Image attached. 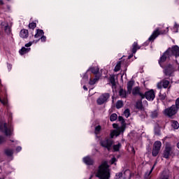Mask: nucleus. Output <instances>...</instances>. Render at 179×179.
<instances>
[{"instance_id": "1", "label": "nucleus", "mask_w": 179, "mask_h": 179, "mask_svg": "<svg viewBox=\"0 0 179 179\" xmlns=\"http://www.w3.org/2000/svg\"><path fill=\"white\" fill-rule=\"evenodd\" d=\"M107 162H103L99 166L98 170L95 174L96 177L99 179H109L110 177V168H108Z\"/></svg>"}, {"instance_id": "2", "label": "nucleus", "mask_w": 179, "mask_h": 179, "mask_svg": "<svg viewBox=\"0 0 179 179\" xmlns=\"http://www.w3.org/2000/svg\"><path fill=\"white\" fill-rule=\"evenodd\" d=\"M0 131L5 134L6 136H12L13 128L12 126H8L6 122H0Z\"/></svg>"}, {"instance_id": "3", "label": "nucleus", "mask_w": 179, "mask_h": 179, "mask_svg": "<svg viewBox=\"0 0 179 179\" xmlns=\"http://www.w3.org/2000/svg\"><path fill=\"white\" fill-rule=\"evenodd\" d=\"M177 106L176 105H172L171 107L166 108L164 110V115H166V117H173V115H176L177 114Z\"/></svg>"}, {"instance_id": "4", "label": "nucleus", "mask_w": 179, "mask_h": 179, "mask_svg": "<svg viewBox=\"0 0 179 179\" xmlns=\"http://www.w3.org/2000/svg\"><path fill=\"white\" fill-rule=\"evenodd\" d=\"M169 32V27L166 28V31H162L157 28L155 31H153L152 34L149 37V41H154L157 37H159L160 34H166Z\"/></svg>"}, {"instance_id": "5", "label": "nucleus", "mask_w": 179, "mask_h": 179, "mask_svg": "<svg viewBox=\"0 0 179 179\" xmlns=\"http://www.w3.org/2000/svg\"><path fill=\"white\" fill-rule=\"evenodd\" d=\"M110 99V94L108 93H103L99 96L96 100V103L99 106L106 104L108 99Z\"/></svg>"}, {"instance_id": "6", "label": "nucleus", "mask_w": 179, "mask_h": 179, "mask_svg": "<svg viewBox=\"0 0 179 179\" xmlns=\"http://www.w3.org/2000/svg\"><path fill=\"white\" fill-rule=\"evenodd\" d=\"M166 51L171 57H173V55L176 57V58H177V57H179V47L177 45L169 48Z\"/></svg>"}, {"instance_id": "7", "label": "nucleus", "mask_w": 179, "mask_h": 179, "mask_svg": "<svg viewBox=\"0 0 179 179\" xmlns=\"http://www.w3.org/2000/svg\"><path fill=\"white\" fill-rule=\"evenodd\" d=\"M113 128H117L116 130H113L110 133V138H114V136H118L121 132H124V127H118V124H113Z\"/></svg>"}, {"instance_id": "8", "label": "nucleus", "mask_w": 179, "mask_h": 179, "mask_svg": "<svg viewBox=\"0 0 179 179\" xmlns=\"http://www.w3.org/2000/svg\"><path fill=\"white\" fill-rule=\"evenodd\" d=\"M113 140L110 138L105 139L102 141H101V145L103 146V148H106L108 150H110L111 149V146H113Z\"/></svg>"}, {"instance_id": "9", "label": "nucleus", "mask_w": 179, "mask_h": 179, "mask_svg": "<svg viewBox=\"0 0 179 179\" xmlns=\"http://www.w3.org/2000/svg\"><path fill=\"white\" fill-rule=\"evenodd\" d=\"M155 91L153 90H151L150 91H148L145 93V95H143V99H145L149 101H153L155 100Z\"/></svg>"}, {"instance_id": "10", "label": "nucleus", "mask_w": 179, "mask_h": 179, "mask_svg": "<svg viewBox=\"0 0 179 179\" xmlns=\"http://www.w3.org/2000/svg\"><path fill=\"white\" fill-rule=\"evenodd\" d=\"M169 85H170V81L164 80L157 83V87L158 89H162V87H164V89H167L169 87Z\"/></svg>"}, {"instance_id": "11", "label": "nucleus", "mask_w": 179, "mask_h": 179, "mask_svg": "<svg viewBox=\"0 0 179 179\" xmlns=\"http://www.w3.org/2000/svg\"><path fill=\"white\" fill-rule=\"evenodd\" d=\"M173 155V151L171 150V147L166 146L165 148V150L164 151V157L165 159H169L170 156Z\"/></svg>"}, {"instance_id": "12", "label": "nucleus", "mask_w": 179, "mask_h": 179, "mask_svg": "<svg viewBox=\"0 0 179 179\" xmlns=\"http://www.w3.org/2000/svg\"><path fill=\"white\" fill-rule=\"evenodd\" d=\"M170 55L169 54V52H167V50L163 54V55L160 57L159 60V64L160 65V66H162V64H163V62H166V59H167V58H170Z\"/></svg>"}, {"instance_id": "13", "label": "nucleus", "mask_w": 179, "mask_h": 179, "mask_svg": "<svg viewBox=\"0 0 179 179\" xmlns=\"http://www.w3.org/2000/svg\"><path fill=\"white\" fill-rule=\"evenodd\" d=\"M83 162L87 166H92L94 163V161L90 157H85L83 158Z\"/></svg>"}, {"instance_id": "14", "label": "nucleus", "mask_w": 179, "mask_h": 179, "mask_svg": "<svg viewBox=\"0 0 179 179\" xmlns=\"http://www.w3.org/2000/svg\"><path fill=\"white\" fill-rule=\"evenodd\" d=\"M173 72H174V68H173L172 65H169V66H167L165 69V75H166L168 76L171 75V73H173Z\"/></svg>"}, {"instance_id": "15", "label": "nucleus", "mask_w": 179, "mask_h": 179, "mask_svg": "<svg viewBox=\"0 0 179 179\" xmlns=\"http://www.w3.org/2000/svg\"><path fill=\"white\" fill-rule=\"evenodd\" d=\"M20 36L22 38H27L29 37V31L27 29L21 30Z\"/></svg>"}, {"instance_id": "16", "label": "nucleus", "mask_w": 179, "mask_h": 179, "mask_svg": "<svg viewBox=\"0 0 179 179\" xmlns=\"http://www.w3.org/2000/svg\"><path fill=\"white\" fill-rule=\"evenodd\" d=\"M132 94H134V96H136V94H139L141 97H142V99H143V96H144L143 94L141 93V91L138 87H136L133 89Z\"/></svg>"}, {"instance_id": "17", "label": "nucleus", "mask_w": 179, "mask_h": 179, "mask_svg": "<svg viewBox=\"0 0 179 179\" xmlns=\"http://www.w3.org/2000/svg\"><path fill=\"white\" fill-rule=\"evenodd\" d=\"M132 87H134V82L129 81L127 83V94H131V92H132Z\"/></svg>"}, {"instance_id": "18", "label": "nucleus", "mask_w": 179, "mask_h": 179, "mask_svg": "<svg viewBox=\"0 0 179 179\" xmlns=\"http://www.w3.org/2000/svg\"><path fill=\"white\" fill-rule=\"evenodd\" d=\"M127 94H129L128 91H127V92H126L124 89H120V90L119 96H120V97H122V99H125V97H127Z\"/></svg>"}, {"instance_id": "19", "label": "nucleus", "mask_w": 179, "mask_h": 179, "mask_svg": "<svg viewBox=\"0 0 179 179\" xmlns=\"http://www.w3.org/2000/svg\"><path fill=\"white\" fill-rule=\"evenodd\" d=\"M133 48H132V52L133 54H136V51H138V50H140L141 49V47L138 45V43L136 42H134L133 43V45H132Z\"/></svg>"}, {"instance_id": "20", "label": "nucleus", "mask_w": 179, "mask_h": 179, "mask_svg": "<svg viewBox=\"0 0 179 179\" xmlns=\"http://www.w3.org/2000/svg\"><path fill=\"white\" fill-rule=\"evenodd\" d=\"M162 148V142L161 141H155L153 145V148L157 149V150H159Z\"/></svg>"}, {"instance_id": "21", "label": "nucleus", "mask_w": 179, "mask_h": 179, "mask_svg": "<svg viewBox=\"0 0 179 179\" xmlns=\"http://www.w3.org/2000/svg\"><path fill=\"white\" fill-rule=\"evenodd\" d=\"M44 35V31L41 29H37L36 34L34 35L35 38H39Z\"/></svg>"}, {"instance_id": "22", "label": "nucleus", "mask_w": 179, "mask_h": 179, "mask_svg": "<svg viewBox=\"0 0 179 179\" xmlns=\"http://www.w3.org/2000/svg\"><path fill=\"white\" fill-rule=\"evenodd\" d=\"M155 135H157V136H160L161 132H160V127L159 125H156L154 129Z\"/></svg>"}, {"instance_id": "23", "label": "nucleus", "mask_w": 179, "mask_h": 179, "mask_svg": "<svg viewBox=\"0 0 179 179\" xmlns=\"http://www.w3.org/2000/svg\"><path fill=\"white\" fill-rule=\"evenodd\" d=\"M87 71H91L92 73L97 75V73H99V67H91Z\"/></svg>"}, {"instance_id": "24", "label": "nucleus", "mask_w": 179, "mask_h": 179, "mask_svg": "<svg viewBox=\"0 0 179 179\" xmlns=\"http://www.w3.org/2000/svg\"><path fill=\"white\" fill-rule=\"evenodd\" d=\"M99 79L100 76H96L93 80H90L89 85H94Z\"/></svg>"}, {"instance_id": "25", "label": "nucleus", "mask_w": 179, "mask_h": 179, "mask_svg": "<svg viewBox=\"0 0 179 179\" xmlns=\"http://www.w3.org/2000/svg\"><path fill=\"white\" fill-rule=\"evenodd\" d=\"M29 51H30V48H22L20 50V54L21 55H24V54H27V52H29Z\"/></svg>"}, {"instance_id": "26", "label": "nucleus", "mask_w": 179, "mask_h": 179, "mask_svg": "<svg viewBox=\"0 0 179 179\" xmlns=\"http://www.w3.org/2000/svg\"><path fill=\"white\" fill-rule=\"evenodd\" d=\"M171 126L173 127V128H174V129H178V128H179L178 122H177L176 120H172L171 121Z\"/></svg>"}, {"instance_id": "27", "label": "nucleus", "mask_w": 179, "mask_h": 179, "mask_svg": "<svg viewBox=\"0 0 179 179\" xmlns=\"http://www.w3.org/2000/svg\"><path fill=\"white\" fill-rule=\"evenodd\" d=\"M155 166H156V163L154 164V166L152 167L151 170L148 173V174H145V179H150V174H152V171H153V169H155Z\"/></svg>"}, {"instance_id": "28", "label": "nucleus", "mask_w": 179, "mask_h": 179, "mask_svg": "<svg viewBox=\"0 0 179 179\" xmlns=\"http://www.w3.org/2000/svg\"><path fill=\"white\" fill-rule=\"evenodd\" d=\"M117 118H118V115H117L115 113H113L110 117V121L114 122L117 120Z\"/></svg>"}, {"instance_id": "29", "label": "nucleus", "mask_w": 179, "mask_h": 179, "mask_svg": "<svg viewBox=\"0 0 179 179\" xmlns=\"http://www.w3.org/2000/svg\"><path fill=\"white\" fill-rule=\"evenodd\" d=\"M124 106V102L122 101H117L116 103V108H122Z\"/></svg>"}, {"instance_id": "30", "label": "nucleus", "mask_w": 179, "mask_h": 179, "mask_svg": "<svg viewBox=\"0 0 179 179\" xmlns=\"http://www.w3.org/2000/svg\"><path fill=\"white\" fill-rule=\"evenodd\" d=\"M5 153L7 156H12L13 155V150L12 149H6L5 150Z\"/></svg>"}, {"instance_id": "31", "label": "nucleus", "mask_w": 179, "mask_h": 179, "mask_svg": "<svg viewBox=\"0 0 179 179\" xmlns=\"http://www.w3.org/2000/svg\"><path fill=\"white\" fill-rule=\"evenodd\" d=\"M110 81L112 86H115V76H110Z\"/></svg>"}, {"instance_id": "32", "label": "nucleus", "mask_w": 179, "mask_h": 179, "mask_svg": "<svg viewBox=\"0 0 179 179\" xmlns=\"http://www.w3.org/2000/svg\"><path fill=\"white\" fill-rule=\"evenodd\" d=\"M121 69V62H119L117 65L115 66L114 71L115 72H118Z\"/></svg>"}, {"instance_id": "33", "label": "nucleus", "mask_w": 179, "mask_h": 179, "mask_svg": "<svg viewBox=\"0 0 179 179\" xmlns=\"http://www.w3.org/2000/svg\"><path fill=\"white\" fill-rule=\"evenodd\" d=\"M159 152H160L159 150H157L156 148H152V156L154 157H156L159 155Z\"/></svg>"}, {"instance_id": "34", "label": "nucleus", "mask_w": 179, "mask_h": 179, "mask_svg": "<svg viewBox=\"0 0 179 179\" xmlns=\"http://www.w3.org/2000/svg\"><path fill=\"white\" fill-rule=\"evenodd\" d=\"M100 131H101V126L99 125L95 127V134L96 135H98V134L100 133Z\"/></svg>"}, {"instance_id": "35", "label": "nucleus", "mask_w": 179, "mask_h": 179, "mask_svg": "<svg viewBox=\"0 0 179 179\" xmlns=\"http://www.w3.org/2000/svg\"><path fill=\"white\" fill-rule=\"evenodd\" d=\"M120 148H121V143H120L117 145H113V150L115 152H118V150H120Z\"/></svg>"}, {"instance_id": "36", "label": "nucleus", "mask_w": 179, "mask_h": 179, "mask_svg": "<svg viewBox=\"0 0 179 179\" xmlns=\"http://www.w3.org/2000/svg\"><path fill=\"white\" fill-rule=\"evenodd\" d=\"M124 117H126V118H128V117H129V115H131V113L129 112V109H126L124 111Z\"/></svg>"}, {"instance_id": "37", "label": "nucleus", "mask_w": 179, "mask_h": 179, "mask_svg": "<svg viewBox=\"0 0 179 179\" xmlns=\"http://www.w3.org/2000/svg\"><path fill=\"white\" fill-rule=\"evenodd\" d=\"M136 108H138V110H141L142 108V101H138L136 104Z\"/></svg>"}, {"instance_id": "38", "label": "nucleus", "mask_w": 179, "mask_h": 179, "mask_svg": "<svg viewBox=\"0 0 179 179\" xmlns=\"http://www.w3.org/2000/svg\"><path fill=\"white\" fill-rule=\"evenodd\" d=\"M0 102L3 105V106H6L8 104V99L6 98H4L3 99H1L0 98Z\"/></svg>"}, {"instance_id": "39", "label": "nucleus", "mask_w": 179, "mask_h": 179, "mask_svg": "<svg viewBox=\"0 0 179 179\" xmlns=\"http://www.w3.org/2000/svg\"><path fill=\"white\" fill-rule=\"evenodd\" d=\"M157 115H159V113L156 110L152 112L151 113L152 118H157Z\"/></svg>"}, {"instance_id": "40", "label": "nucleus", "mask_w": 179, "mask_h": 179, "mask_svg": "<svg viewBox=\"0 0 179 179\" xmlns=\"http://www.w3.org/2000/svg\"><path fill=\"white\" fill-rule=\"evenodd\" d=\"M6 142V138L0 136V145H2V143H5Z\"/></svg>"}, {"instance_id": "41", "label": "nucleus", "mask_w": 179, "mask_h": 179, "mask_svg": "<svg viewBox=\"0 0 179 179\" xmlns=\"http://www.w3.org/2000/svg\"><path fill=\"white\" fill-rule=\"evenodd\" d=\"M159 97L162 100H164V99H166V93L162 94V92H160Z\"/></svg>"}, {"instance_id": "42", "label": "nucleus", "mask_w": 179, "mask_h": 179, "mask_svg": "<svg viewBox=\"0 0 179 179\" xmlns=\"http://www.w3.org/2000/svg\"><path fill=\"white\" fill-rule=\"evenodd\" d=\"M36 24L34 22H31L29 24V29H36Z\"/></svg>"}, {"instance_id": "43", "label": "nucleus", "mask_w": 179, "mask_h": 179, "mask_svg": "<svg viewBox=\"0 0 179 179\" xmlns=\"http://www.w3.org/2000/svg\"><path fill=\"white\" fill-rule=\"evenodd\" d=\"M175 106L176 107V109L178 110V108H179V97L176 99Z\"/></svg>"}, {"instance_id": "44", "label": "nucleus", "mask_w": 179, "mask_h": 179, "mask_svg": "<svg viewBox=\"0 0 179 179\" xmlns=\"http://www.w3.org/2000/svg\"><path fill=\"white\" fill-rule=\"evenodd\" d=\"M122 177V173H118L116 174L115 179H120Z\"/></svg>"}, {"instance_id": "45", "label": "nucleus", "mask_w": 179, "mask_h": 179, "mask_svg": "<svg viewBox=\"0 0 179 179\" xmlns=\"http://www.w3.org/2000/svg\"><path fill=\"white\" fill-rule=\"evenodd\" d=\"M5 31H6V33H10V28L9 27V26L6 25L5 27Z\"/></svg>"}, {"instance_id": "46", "label": "nucleus", "mask_w": 179, "mask_h": 179, "mask_svg": "<svg viewBox=\"0 0 179 179\" xmlns=\"http://www.w3.org/2000/svg\"><path fill=\"white\" fill-rule=\"evenodd\" d=\"M47 40V38L45 36H41V41L45 42Z\"/></svg>"}, {"instance_id": "47", "label": "nucleus", "mask_w": 179, "mask_h": 179, "mask_svg": "<svg viewBox=\"0 0 179 179\" xmlns=\"http://www.w3.org/2000/svg\"><path fill=\"white\" fill-rule=\"evenodd\" d=\"M116 160L117 159H115V157L112 158V159H111V164H114V163H115Z\"/></svg>"}, {"instance_id": "48", "label": "nucleus", "mask_w": 179, "mask_h": 179, "mask_svg": "<svg viewBox=\"0 0 179 179\" xmlns=\"http://www.w3.org/2000/svg\"><path fill=\"white\" fill-rule=\"evenodd\" d=\"M31 44H33V43L29 42V43L25 44V47H31Z\"/></svg>"}, {"instance_id": "49", "label": "nucleus", "mask_w": 179, "mask_h": 179, "mask_svg": "<svg viewBox=\"0 0 179 179\" xmlns=\"http://www.w3.org/2000/svg\"><path fill=\"white\" fill-rule=\"evenodd\" d=\"M118 120L119 121H122V122H124V117H122V116H119Z\"/></svg>"}, {"instance_id": "50", "label": "nucleus", "mask_w": 179, "mask_h": 179, "mask_svg": "<svg viewBox=\"0 0 179 179\" xmlns=\"http://www.w3.org/2000/svg\"><path fill=\"white\" fill-rule=\"evenodd\" d=\"M20 150H22V147L19 146L16 148L17 152H20Z\"/></svg>"}, {"instance_id": "51", "label": "nucleus", "mask_w": 179, "mask_h": 179, "mask_svg": "<svg viewBox=\"0 0 179 179\" xmlns=\"http://www.w3.org/2000/svg\"><path fill=\"white\" fill-rule=\"evenodd\" d=\"M130 149L131 150L132 153H135V149H134V147H130Z\"/></svg>"}, {"instance_id": "52", "label": "nucleus", "mask_w": 179, "mask_h": 179, "mask_svg": "<svg viewBox=\"0 0 179 179\" xmlns=\"http://www.w3.org/2000/svg\"><path fill=\"white\" fill-rule=\"evenodd\" d=\"M8 68L9 71H10V69H12V65L8 64Z\"/></svg>"}, {"instance_id": "53", "label": "nucleus", "mask_w": 179, "mask_h": 179, "mask_svg": "<svg viewBox=\"0 0 179 179\" xmlns=\"http://www.w3.org/2000/svg\"><path fill=\"white\" fill-rule=\"evenodd\" d=\"M174 28L175 29H178V24H177V23L175 24Z\"/></svg>"}, {"instance_id": "54", "label": "nucleus", "mask_w": 179, "mask_h": 179, "mask_svg": "<svg viewBox=\"0 0 179 179\" xmlns=\"http://www.w3.org/2000/svg\"><path fill=\"white\" fill-rule=\"evenodd\" d=\"M83 89H84V90H85V91H87V87H86V86H83Z\"/></svg>"}, {"instance_id": "55", "label": "nucleus", "mask_w": 179, "mask_h": 179, "mask_svg": "<svg viewBox=\"0 0 179 179\" xmlns=\"http://www.w3.org/2000/svg\"><path fill=\"white\" fill-rule=\"evenodd\" d=\"M0 5H3V1L2 0H0Z\"/></svg>"}, {"instance_id": "56", "label": "nucleus", "mask_w": 179, "mask_h": 179, "mask_svg": "<svg viewBox=\"0 0 179 179\" xmlns=\"http://www.w3.org/2000/svg\"><path fill=\"white\" fill-rule=\"evenodd\" d=\"M93 178V175H92L90 178V179H92Z\"/></svg>"}, {"instance_id": "57", "label": "nucleus", "mask_w": 179, "mask_h": 179, "mask_svg": "<svg viewBox=\"0 0 179 179\" xmlns=\"http://www.w3.org/2000/svg\"><path fill=\"white\" fill-rule=\"evenodd\" d=\"M129 58H132V56H129Z\"/></svg>"}, {"instance_id": "58", "label": "nucleus", "mask_w": 179, "mask_h": 179, "mask_svg": "<svg viewBox=\"0 0 179 179\" xmlns=\"http://www.w3.org/2000/svg\"><path fill=\"white\" fill-rule=\"evenodd\" d=\"M7 1H10V0H7Z\"/></svg>"}]
</instances>
